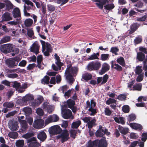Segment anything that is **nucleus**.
I'll list each match as a JSON object with an SVG mask.
<instances>
[{
	"mask_svg": "<svg viewBox=\"0 0 147 147\" xmlns=\"http://www.w3.org/2000/svg\"><path fill=\"white\" fill-rule=\"evenodd\" d=\"M0 50L2 52L5 53H9L13 50L12 45L9 44L1 45L0 47Z\"/></svg>",
	"mask_w": 147,
	"mask_h": 147,
	"instance_id": "obj_8",
	"label": "nucleus"
},
{
	"mask_svg": "<svg viewBox=\"0 0 147 147\" xmlns=\"http://www.w3.org/2000/svg\"><path fill=\"white\" fill-rule=\"evenodd\" d=\"M130 126L132 128L135 129H138L140 130L142 129V127L141 125L136 123H131L130 124Z\"/></svg>",
	"mask_w": 147,
	"mask_h": 147,
	"instance_id": "obj_29",
	"label": "nucleus"
},
{
	"mask_svg": "<svg viewBox=\"0 0 147 147\" xmlns=\"http://www.w3.org/2000/svg\"><path fill=\"white\" fill-rule=\"evenodd\" d=\"M15 90L14 89H11L7 93V95L8 98H10L13 94Z\"/></svg>",
	"mask_w": 147,
	"mask_h": 147,
	"instance_id": "obj_63",
	"label": "nucleus"
},
{
	"mask_svg": "<svg viewBox=\"0 0 147 147\" xmlns=\"http://www.w3.org/2000/svg\"><path fill=\"white\" fill-rule=\"evenodd\" d=\"M12 84H11V86L15 88L16 90L18 89V88L21 87V83L18 82L17 81H14L11 82Z\"/></svg>",
	"mask_w": 147,
	"mask_h": 147,
	"instance_id": "obj_40",
	"label": "nucleus"
},
{
	"mask_svg": "<svg viewBox=\"0 0 147 147\" xmlns=\"http://www.w3.org/2000/svg\"><path fill=\"white\" fill-rule=\"evenodd\" d=\"M11 82H9L6 80H3L1 82V83L2 84H3L6 86L10 87H11Z\"/></svg>",
	"mask_w": 147,
	"mask_h": 147,
	"instance_id": "obj_60",
	"label": "nucleus"
},
{
	"mask_svg": "<svg viewBox=\"0 0 147 147\" xmlns=\"http://www.w3.org/2000/svg\"><path fill=\"white\" fill-rule=\"evenodd\" d=\"M46 51L51 53L52 52V49L51 47V45L48 42L46 43Z\"/></svg>",
	"mask_w": 147,
	"mask_h": 147,
	"instance_id": "obj_59",
	"label": "nucleus"
},
{
	"mask_svg": "<svg viewBox=\"0 0 147 147\" xmlns=\"http://www.w3.org/2000/svg\"><path fill=\"white\" fill-rule=\"evenodd\" d=\"M42 55H38L37 57V64L36 65V67H38L40 69H43L44 68L42 66V64L43 63L42 62Z\"/></svg>",
	"mask_w": 147,
	"mask_h": 147,
	"instance_id": "obj_20",
	"label": "nucleus"
},
{
	"mask_svg": "<svg viewBox=\"0 0 147 147\" xmlns=\"http://www.w3.org/2000/svg\"><path fill=\"white\" fill-rule=\"evenodd\" d=\"M27 143L28 147H38L40 146V144L37 142L36 138L34 137L28 140Z\"/></svg>",
	"mask_w": 147,
	"mask_h": 147,
	"instance_id": "obj_11",
	"label": "nucleus"
},
{
	"mask_svg": "<svg viewBox=\"0 0 147 147\" xmlns=\"http://www.w3.org/2000/svg\"><path fill=\"white\" fill-rule=\"evenodd\" d=\"M16 144L17 147H23L24 144V141L22 140H17L16 142Z\"/></svg>",
	"mask_w": 147,
	"mask_h": 147,
	"instance_id": "obj_49",
	"label": "nucleus"
},
{
	"mask_svg": "<svg viewBox=\"0 0 147 147\" xmlns=\"http://www.w3.org/2000/svg\"><path fill=\"white\" fill-rule=\"evenodd\" d=\"M8 136L11 138L15 139L18 136V134L16 132H10L8 134Z\"/></svg>",
	"mask_w": 147,
	"mask_h": 147,
	"instance_id": "obj_43",
	"label": "nucleus"
},
{
	"mask_svg": "<svg viewBox=\"0 0 147 147\" xmlns=\"http://www.w3.org/2000/svg\"><path fill=\"white\" fill-rule=\"evenodd\" d=\"M84 121L87 123L89 130L90 131L91 130L92 128L94 126H95L96 120L95 118H92L90 117H85L82 119Z\"/></svg>",
	"mask_w": 147,
	"mask_h": 147,
	"instance_id": "obj_5",
	"label": "nucleus"
},
{
	"mask_svg": "<svg viewBox=\"0 0 147 147\" xmlns=\"http://www.w3.org/2000/svg\"><path fill=\"white\" fill-rule=\"evenodd\" d=\"M37 138L40 141L43 142L47 138L46 134L44 131L40 132L37 134Z\"/></svg>",
	"mask_w": 147,
	"mask_h": 147,
	"instance_id": "obj_23",
	"label": "nucleus"
},
{
	"mask_svg": "<svg viewBox=\"0 0 147 147\" xmlns=\"http://www.w3.org/2000/svg\"><path fill=\"white\" fill-rule=\"evenodd\" d=\"M50 79V78L49 76H46L42 80L41 82L43 84H49Z\"/></svg>",
	"mask_w": 147,
	"mask_h": 147,
	"instance_id": "obj_48",
	"label": "nucleus"
},
{
	"mask_svg": "<svg viewBox=\"0 0 147 147\" xmlns=\"http://www.w3.org/2000/svg\"><path fill=\"white\" fill-rule=\"evenodd\" d=\"M87 111L86 113L91 116H94L97 113L96 109L94 107H90Z\"/></svg>",
	"mask_w": 147,
	"mask_h": 147,
	"instance_id": "obj_30",
	"label": "nucleus"
},
{
	"mask_svg": "<svg viewBox=\"0 0 147 147\" xmlns=\"http://www.w3.org/2000/svg\"><path fill=\"white\" fill-rule=\"evenodd\" d=\"M135 74L136 75H140L142 74V67L140 66H136L134 70Z\"/></svg>",
	"mask_w": 147,
	"mask_h": 147,
	"instance_id": "obj_46",
	"label": "nucleus"
},
{
	"mask_svg": "<svg viewBox=\"0 0 147 147\" xmlns=\"http://www.w3.org/2000/svg\"><path fill=\"white\" fill-rule=\"evenodd\" d=\"M11 37L9 36H4L1 40V42L2 43H4L10 41Z\"/></svg>",
	"mask_w": 147,
	"mask_h": 147,
	"instance_id": "obj_51",
	"label": "nucleus"
},
{
	"mask_svg": "<svg viewBox=\"0 0 147 147\" xmlns=\"http://www.w3.org/2000/svg\"><path fill=\"white\" fill-rule=\"evenodd\" d=\"M34 134L33 132H28L22 136V137L26 139V142L28 143V140L33 137Z\"/></svg>",
	"mask_w": 147,
	"mask_h": 147,
	"instance_id": "obj_33",
	"label": "nucleus"
},
{
	"mask_svg": "<svg viewBox=\"0 0 147 147\" xmlns=\"http://www.w3.org/2000/svg\"><path fill=\"white\" fill-rule=\"evenodd\" d=\"M77 133V131L75 129H71L70 131V136L74 139L75 138L76 134Z\"/></svg>",
	"mask_w": 147,
	"mask_h": 147,
	"instance_id": "obj_54",
	"label": "nucleus"
},
{
	"mask_svg": "<svg viewBox=\"0 0 147 147\" xmlns=\"http://www.w3.org/2000/svg\"><path fill=\"white\" fill-rule=\"evenodd\" d=\"M109 55L108 54H102L100 56V59L103 61L108 60L109 59Z\"/></svg>",
	"mask_w": 147,
	"mask_h": 147,
	"instance_id": "obj_45",
	"label": "nucleus"
},
{
	"mask_svg": "<svg viewBox=\"0 0 147 147\" xmlns=\"http://www.w3.org/2000/svg\"><path fill=\"white\" fill-rule=\"evenodd\" d=\"M12 15L14 18H16V20L20 21L21 18L20 11L18 8L16 7L13 9Z\"/></svg>",
	"mask_w": 147,
	"mask_h": 147,
	"instance_id": "obj_13",
	"label": "nucleus"
},
{
	"mask_svg": "<svg viewBox=\"0 0 147 147\" xmlns=\"http://www.w3.org/2000/svg\"><path fill=\"white\" fill-rule=\"evenodd\" d=\"M67 104L68 107L71 109L73 113H75L76 112L77 108L75 106L76 103L74 100L69 99L67 101Z\"/></svg>",
	"mask_w": 147,
	"mask_h": 147,
	"instance_id": "obj_10",
	"label": "nucleus"
},
{
	"mask_svg": "<svg viewBox=\"0 0 147 147\" xmlns=\"http://www.w3.org/2000/svg\"><path fill=\"white\" fill-rule=\"evenodd\" d=\"M81 121L79 120L74 121L71 125V127L72 128H77L81 124Z\"/></svg>",
	"mask_w": 147,
	"mask_h": 147,
	"instance_id": "obj_37",
	"label": "nucleus"
},
{
	"mask_svg": "<svg viewBox=\"0 0 147 147\" xmlns=\"http://www.w3.org/2000/svg\"><path fill=\"white\" fill-rule=\"evenodd\" d=\"M142 40V37L141 36L139 35L136 37L134 40L135 44L136 45L140 43Z\"/></svg>",
	"mask_w": 147,
	"mask_h": 147,
	"instance_id": "obj_47",
	"label": "nucleus"
},
{
	"mask_svg": "<svg viewBox=\"0 0 147 147\" xmlns=\"http://www.w3.org/2000/svg\"><path fill=\"white\" fill-rule=\"evenodd\" d=\"M101 66L100 63L98 60L90 62L87 66V69L90 71L98 70Z\"/></svg>",
	"mask_w": 147,
	"mask_h": 147,
	"instance_id": "obj_6",
	"label": "nucleus"
},
{
	"mask_svg": "<svg viewBox=\"0 0 147 147\" xmlns=\"http://www.w3.org/2000/svg\"><path fill=\"white\" fill-rule=\"evenodd\" d=\"M69 134L68 131L66 129L63 130L60 134L56 136L57 139H61V141L63 143L67 141L69 138Z\"/></svg>",
	"mask_w": 147,
	"mask_h": 147,
	"instance_id": "obj_7",
	"label": "nucleus"
},
{
	"mask_svg": "<svg viewBox=\"0 0 147 147\" xmlns=\"http://www.w3.org/2000/svg\"><path fill=\"white\" fill-rule=\"evenodd\" d=\"M117 62L122 66H125V60L123 57H119L116 60Z\"/></svg>",
	"mask_w": 147,
	"mask_h": 147,
	"instance_id": "obj_36",
	"label": "nucleus"
},
{
	"mask_svg": "<svg viewBox=\"0 0 147 147\" xmlns=\"http://www.w3.org/2000/svg\"><path fill=\"white\" fill-rule=\"evenodd\" d=\"M119 49L117 47H113L111 48L110 52L113 54H114L115 55H117V52H118Z\"/></svg>",
	"mask_w": 147,
	"mask_h": 147,
	"instance_id": "obj_52",
	"label": "nucleus"
},
{
	"mask_svg": "<svg viewBox=\"0 0 147 147\" xmlns=\"http://www.w3.org/2000/svg\"><path fill=\"white\" fill-rule=\"evenodd\" d=\"M98 57L95 55V53H93L88 58V60H92L94 59H99Z\"/></svg>",
	"mask_w": 147,
	"mask_h": 147,
	"instance_id": "obj_58",
	"label": "nucleus"
},
{
	"mask_svg": "<svg viewBox=\"0 0 147 147\" xmlns=\"http://www.w3.org/2000/svg\"><path fill=\"white\" fill-rule=\"evenodd\" d=\"M116 100L115 99L109 98L106 102V103L108 105H109L112 103H116Z\"/></svg>",
	"mask_w": 147,
	"mask_h": 147,
	"instance_id": "obj_57",
	"label": "nucleus"
},
{
	"mask_svg": "<svg viewBox=\"0 0 147 147\" xmlns=\"http://www.w3.org/2000/svg\"><path fill=\"white\" fill-rule=\"evenodd\" d=\"M6 63L10 68H13L17 65L12 59H9L6 61Z\"/></svg>",
	"mask_w": 147,
	"mask_h": 147,
	"instance_id": "obj_26",
	"label": "nucleus"
},
{
	"mask_svg": "<svg viewBox=\"0 0 147 147\" xmlns=\"http://www.w3.org/2000/svg\"><path fill=\"white\" fill-rule=\"evenodd\" d=\"M55 59L56 60L55 62L56 64L59 67V69H61V67L63 66V63L61 62L60 59L59 57L57 55L56 53L54 55Z\"/></svg>",
	"mask_w": 147,
	"mask_h": 147,
	"instance_id": "obj_27",
	"label": "nucleus"
},
{
	"mask_svg": "<svg viewBox=\"0 0 147 147\" xmlns=\"http://www.w3.org/2000/svg\"><path fill=\"white\" fill-rule=\"evenodd\" d=\"M69 0H53L54 2L60 4V6H62L63 5L67 3Z\"/></svg>",
	"mask_w": 147,
	"mask_h": 147,
	"instance_id": "obj_44",
	"label": "nucleus"
},
{
	"mask_svg": "<svg viewBox=\"0 0 147 147\" xmlns=\"http://www.w3.org/2000/svg\"><path fill=\"white\" fill-rule=\"evenodd\" d=\"M142 84L141 83L137 84L133 86V90L135 89L138 91H140L142 89Z\"/></svg>",
	"mask_w": 147,
	"mask_h": 147,
	"instance_id": "obj_55",
	"label": "nucleus"
},
{
	"mask_svg": "<svg viewBox=\"0 0 147 147\" xmlns=\"http://www.w3.org/2000/svg\"><path fill=\"white\" fill-rule=\"evenodd\" d=\"M145 56L142 52H138L137 53L136 59L138 61H142L144 59Z\"/></svg>",
	"mask_w": 147,
	"mask_h": 147,
	"instance_id": "obj_28",
	"label": "nucleus"
},
{
	"mask_svg": "<svg viewBox=\"0 0 147 147\" xmlns=\"http://www.w3.org/2000/svg\"><path fill=\"white\" fill-rule=\"evenodd\" d=\"M49 133L51 134H60L63 130L58 125H56L51 126L49 129Z\"/></svg>",
	"mask_w": 147,
	"mask_h": 147,
	"instance_id": "obj_9",
	"label": "nucleus"
},
{
	"mask_svg": "<svg viewBox=\"0 0 147 147\" xmlns=\"http://www.w3.org/2000/svg\"><path fill=\"white\" fill-rule=\"evenodd\" d=\"M102 127L101 125L100 126L99 129L96 131L95 133V135L97 137H102L105 134L104 129L102 128Z\"/></svg>",
	"mask_w": 147,
	"mask_h": 147,
	"instance_id": "obj_25",
	"label": "nucleus"
},
{
	"mask_svg": "<svg viewBox=\"0 0 147 147\" xmlns=\"http://www.w3.org/2000/svg\"><path fill=\"white\" fill-rule=\"evenodd\" d=\"M2 20L3 21H9L12 20V17L10 13L6 12L2 16Z\"/></svg>",
	"mask_w": 147,
	"mask_h": 147,
	"instance_id": "obj_24",
	"label": "nucleus"
},
{
	"mask_svg": "<svg viewBox=\"0 0 147 147\" xmlns=\"http://www.w3.org/2000/svg\"><path fill=\"white\" fill-rule=\"evenodd\" d=\"M4 2L5 3V4L6 7V10L10 12L11 11L13 8V4L8 0H5Z\"/></svg>",
	"mask_w": 147,
	"mask_h": 147,
	"instance_id": "obj_22",
	"label": "nucleus"
},
{
	"mask_svg": "<svg viewBox=\"0 0 147 147\" xmlns=\"http://www.w3.org/2000/svg\"><path fill=\"white\" fill-rule=\"evenodd\" d=\"M34 99L33 96L32 94H27L26 96L23 98L22 100L24 102H29Z\"/></svg>",
	"mask_w": 147,
	"mask_h": 147,
	"instance_id": "obj_32",
	"label": "nucleus"
},
{
	"mask_svg": "<svg viewBox=\"0 0 147 147\" xmlns=\"http://www.w3.org/2000/svg\"><path fill=\"white\" fill-rule=\"evenodd\" d=\"M88 146L90 147H93L94 146L98 147H107L108 143L105 137L101 139H96L92 141L90 140L88 142Z\"/></svg>",
	"mask_w": 147,
	"mask_h": 147,
	"instance_id": "obj_2",
	"label": "nucleus"
},
{
	"mask_svg": "<svg viewBox=\"0 0 147 147\" xmlns=\"http://www.w3.org/2000/svg\"><path fill=\"white\" fill-rule=\"evenodd\" d=\"M59 119V117L55 114H53L49 116L45 121L46 124H48L52 122H55L57 121Z\"/></svg>",
	"mask_w": 147,
	"mask_h": 147,
	"instance_id": "obj_12",
	"label": "nucleus"
},
{
	"mask_svg": "<svg viewBox=\"0 0 147 147\" xmlns=\"http://www.w3.org/2000/svg\"><path fill=\"white\" fill-rule=\"evenodd\" d=\"M8 124L9 128L12 131H16L19 127L18 122L16 121H9Z\"/></svg>",
	"mask_w": 147,
	"mask_h": 147,
	"instance_id": "obj_14",
	"label": "nucleus"
},
{
	"mask_svg": "<svg viewBox=\"0 0 147 147\" xmlns=\"http://www.w3.org/2000/svg\"><path fill=\"white\" fill-rule=\"evenodd\" d=\"M49 103L47 102H45L42 104L41 107L44 111H45L47 109V108L49 106Z\"/></svg>",
	"mask_w": 147,
	"mask_h": 147,
	"instance_id": "obj_64",
	"label": "nucleus"
},
{
	"mask_svg": "<svg viewBox=\"0 0 147 147\" xmlns=\"http://www.w3.org/2000/svg\"><path fill=\"white\" fill-rule=\"evenodd\" d=\"M61 113L62 117L65 119H73L74 117L72 115L71 111L67 108L66 105H61Z\"/></svg>",
	"mask_w": 147,
	"mask_h": 147,
	"instance_id": "obj_3",
	"label": "nucleus"
},
{
	"mask_svg": "<svg viewBox=\"0 0 147 147\" xmlns=\"http://www.w3.org/2000/svg\"><path fill=\"white\" fill-rule=\"evenodd\" d=\"M147 18V15H145L142 17H138L137 18L136 20L137 21L142 22L145 20Z\"/></svg>",
	"mask_w": 147,
	"mask_h": 147,
	"instance_id": "obj_61",
	"label": "nucleus"
},
{
	"mask_svg": "<svg viewBox=\"0 0 147 147\" xmlns=\"http://www.w3.org/2000/svg\"><path fill=\"white\" fill-rule=\"evenodd\" d=\"M110 69V66L108 63H104L102 65V68L99 73L100 75H102L108 71Z\"/></svg>",
	"mask_w": 147,
	"mask_h": 147,
	"instance_id": "obj_15",
	"label": "nucleus"
},
{
	"mask_svg": "<svg viewBox=\"0 0 147 147\" xmlns=\"http://www.w3.org/2000/svg\"><path fill=\"white\" fill-rule=\"evenodd\" d=\"M92 76L89 73H85L82 74L81 80L82 81H87L92 78Z\"/></svg>",
	"mask_w": 147,
	"mask_h": 147,
	"instance_id": "obj_18",
	"label": "nucleus"
},
{
	"mask_svg": "<svg viewBox=\"0 0 147 147\" xmlns=\"http://www.w3.org/2000/svg\"><path fill=\"white\" fill-rule=\"evenodd\" d=\"M33 23V20L30 18H27L24 21V24L26 27H31Z\"/></svg>",
	"mask_w": 147,
	"mask_h": 147,
	"instance_id": "obj_35",
	"label": "nucleus"
},
{
	"mask_svg": "<svg viewBox=\"0 0 147 147\" xmlns=\"http://www.w3.org/2000/svg\"><path fill=\"white\" fill-rule=\"evenodd\" d=\"M23 111L26 115L28 116L30 115L32 112V109L31 108L26 107L23 108Z\"/></svg>",
	"mask_w": 147,
	"mask_h": 147,
	"instance_id": "obj_41",
	"label": "nucleus"
},
{
	"mask_svg": "<svg viewBox=\"0 0 147 147\" xmlns=\"http://www.w3.org/2000/svg\"><path fill=\"white\" fill-rule=\"evenodd\" d=\"M105 9L109 11H111L115 7L113 3L108 4L104 6Z\"/></svg>",
	"mask_w": 147,
	"mask_h": 147,
	"instance_id": "obj_42",
	"label": "nucleus"
},
{
	"mask_svg": "<svg viewBox=\"0 0 147 147\" xmlns=\"http://www.w3.org/2000/svg\"><path fill=\"white\" fill-rule=\"evenodd\" d=\"M140 24L136 22L132 24L130 27V30H129V33L132 34L134 33L140 26Z\"/></svg>",
	"mask_w": 147,
	"mask_h": 147,
	"instance_id": "obj_16",
	"label": "nucleus"
},
{
	"mask_svg": "<svg viewBox=\"0 0 147 147\" xmlns=\"http://www.w3.org/2000/svg\"><path fill=\"white\" fill-rule=\"evenodd\" d=\"M3 106L9 108H12L14 107V104L12 101L7 102L3 103Z\"/></svg>",
	"mask_w": 147,
	"mask_h": 147,
	"instance_id": "obj_39",
	"label": "nucleus"
},
{
	"mask_svg": "<svg viewBox=\"0 0 147 147\" xmlns=\"http://www.w3.org/2000/svg\"><path fill=\"white\" fill-rule=\"evenodd\" d=\"M39 47L37 45H35L30 49V51L34 53L37 55L39 53Z\"/></svg>",
	"mask_w": 147,
	"mask_h": 147,
	"instance_id": "obj_38",
	"label": "nucleus"
},
{
	"mask_svg": "<svg viewBox=\"0 0 147 147\" xmlns=\"http://www.w3.org/2000/svg\"><path fill=\"white\" fill-rule=\"evenodd\" d=\"M27 35L28 36L31 38L34 39V33L33 30L31 29H29L27 30Z\"/></svg>",
	"mask_w": 147,
	"mask_h": 147,
	"instance_id": "obj_53",
	"label": "nucleus"
},
{
	"mask_svg": "<svg viewBox=\"0 0 147 147\" xmlns=\"http://www.w3.org/2000/svg\"><path fill=\"white\" fill-rule=\"evenodd\" d=\"M69 121H63V122L61 124V127L64 129L66 128L68 125Z\"/></svg>",
	"mask_w": 147,
	"mask_h": 147,
	"instance_id": "obj_62",
	"label": "nucleus"
},
{
	"mask_svg": "<svg viewBox=\"0 0 147 147\" xmlns=\"http://www.w3.org/2000/svg\"><path fill=\"white\" fill-rule=\"evenodd\" d=\"M136 118L135 115L133 114H131L128 116L127 118V120L130 122L131 121H134Z\"/></svg>",
	"mask_w": 147,
	"mask_h": 147,
	"instance_id": "obj_56",
	"label": "nucleus"
},
{
	"mask_svg": "<svg viewBox=\"0 0 147 147\" xmlns=\"http://www.w3.org/2000/svg\"><path fill=\"white\" fill-rule=\"evenodd\" d=\"M43 122L41 121L37 120L34 121L33 126L36 129H41L43 127Z\"/></svg>",
	"mask_w": 147,
	"mask_h": 147,
	"instance_id": "obj_19",
	"label": "nucleus"
},
{
	"mask_svg": "<svg viewBox=\"0 0 147 147\" xmlns=\"http://www.w3.org/2000/svg\"><path fill=\"white\" fill-rule=\"evenodd\" d=\"M112 68L115 69L118 71H121L122 69V67L118 64L116 63L115 61H112L110 62Z\"/></svg>",
	"mask_w": 147,
	"mask_h": 147,
	"instance_id": "obj_21",
	"label": "nucleus"
},
{
	"mask_svg": "<svg viewBox=\"0 0 147 147\" xmlns=\"http://www.w3.org/2000/svg\"><path fill=\"white\" fill-rule=\"evenodd\" d=\"M113 118H114L115 122L118 123L124 124L125 123V118L123 117H120L119 118L117 117H113Z\"/></svg>",
	"mask_w": 147,
	"mask_h": 147,
	"instance_id": "obj_34",
	"label": "nucleus"
},
{
	"mask_svg": "<svg viewBox=\"0 0 147 147\" xmlns=\"http://www.w3.org/2000/svg\"><path fill=\"white\" fill-rule=\"evenodd\" d=\"M21 125L20 132H23L26 131L28 128V125L26 120H21L20 121Z\"/></svg>",
	"mask_w": 147,
	"mask_h": 147,
	"instance_id": "obj_17",
	"label": "nucleus"
},
{
	"mask_svg": "<svg viewBox=\"0 0 147 147\" xmlns=\"http://www.w3.org/2000/svg\"><path fill=\"white\" fill-rule=\"evenodd\" d=\"M118 129L120 133L124 135L126 134L129 131V129L128 128L123 127L120 125H119Z\"/></svg>",
	"mask_w": 147,
	"mask_h": 147,
	"instance_id": "obj_31",
	"label": "nucleus"
},
{
	"mask_svg": "<svg viewBox=\"0 0 147 147\" xmlns=\"http://www.w3.org/2000/svg\"><path fill=\"white\" fill-rule=\"evenodd\" d=\"M27 3H25L24 5L23 11L24 16L29 17L30 16V14L28 12H31L34 9L35 7L33 5L34 4L30 1H28Z\"/></svg>",
	"mask_w": 147,
	"mask_h": 147,
	"instance_id": "obj_4",
	"label": "nucleus"
},
{
	"mask_svg": "<svg viewBox=\"0 0 147 147\" xmlns=\"http://www.w3.org/2000/svg\"><path fill=\"white\" fill-rule=\"evenodd\" d=\"M78 70V69L76 67H70L69 66L67 68L65 74L66 75V79L69 84H72L73 83L74 81L73 76L76 75Z\"/></svg>",
	"mask_w": 147,
	"mask_h": 147,
	"instance_id": "obj_1",
	"label": "nucleus"
},
{
	"mask_svg": "<svg viewBox=\"0 0 147 147\" xmlns=\"http://www.w3.org/2000/svg\"><path fill=\"white\" fill-rule=\"evenodd\" d=\"M47 7L48 11L50 12H52L54 11L55 9V6L51 4L47 5Z\"/></svg>",
	"mask_w": 147,
	"mask_h": 147,
	"instance_id": "obj_50",
	"label": "nucleus"
}]
</instances>
